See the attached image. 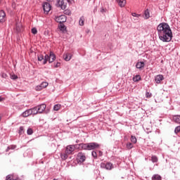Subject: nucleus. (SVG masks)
Returning a JSON list of instances; mask_svg holds the SVG:
<instances>
[{"mask_svg":"<svg viewBox=\"0 0 180 180\" xmlns=\"http://www.w3.org/2000/svg\"><path fill=\"white\" fill-rule=\"evenodd\" d=\"M158 34L160 40L163 42H169L172 40V30L167 22H162L157 27Z\"/></svg>","mask_w":180,"mask_h":180,"instance_id":"nucleus-1","label":"nucleus"},{"mask_svg":"<svg viewBox=\"0 0 180 180\" xmlns=\"http://www.w3.org/2000/svg\"><path fill=\"white\" fill-rule=\"evenodd\" d=\"M79 147H80L82 150H91L99 148L101 145L96 142H91L87 143H79Z\"/></svg>","mask_w":180,"mask_h":180,"instance_id":"nucleus-2","label":"nucleus"},{"mask_svg":"<svg viewBox=\"0 0 180 180\" xmlns=\"http://www.w3.org/2000/svg\"><path fill=\"white\" fill-rule=\"evenodd\" d=\"M101 168L110 171V169H113V164H112V162H108L106 163L101 162Z\"/></svg>","mask_w":180,"mask_h":180,"instance_id":"nucleus-3","label":"nucleus"},{"mask_svg":"<svg viewBox=\"0 0 180 180\" xmlns=\"http://www.w3.org/2000/svg\"><path fill=\"white\" fill-rule=\"evenodd\" d=\"M74 151H75V145H69L65 148V153L68 154V155H71L73 154Z\"/></svg>","mask_w":180,"mask_h":180,"instance_id":"nucleus-4","label":"nucleus"},{"mask_svg":"<svg viewBox=\"0 0 180 180\" xmlns=\"http://www.w3.org/2000/svg\"><path fill=\"white\" fill-rule=\"evenodd\" d=\"M56 6L61 8L64 11V9H67V3H65L64 0H58L56 3Z\"/></svg>","mask_w":180,"mask_h":180,"instance_id":"nucleus-5","label":"nucleus"},{"mask_svg":"<svg viewBox=\"0 0 180 180\" xmlns=\"http://www.w3.org/2000/svg\"><path fill=\"white\" fill-rule=\"evenodd\" d=\"M85 160H86V157H85V153L79 152L77 154V161L79 162H85Z\"/></svg>","mask_w":180,"mask_h":180,"instance_id":"nucleus-6","label":"nucleus"},{"mask_svg":"<svg viewBox=\"0 0 180 180\" xmlns=\"http://www.w3.org/2000/svg\"><path fill=\"white\" fill-rule=\"evenodd\" d=\"M42 6L45 13H49L51 11V5L47 2L44 3Z\"/></svg>","mask_w":180,"mask_h":180,"instance_id":"nucleus-7","label":"nucleus"},{"mask_svg":"<svg viewBox=\"0 0 180 180\" xmlns=\"http://www.w3.org/2000/svg\"><path fill=\"white\" fill-rule=\"evenodd\" d=\"M55 20L58 22V23H64L67 22V18L65 15H60L59 17H56Z\"/></svg>","mask_w":180,"mask_h":180,"instance_id":"nucleus-8","label":"nucleus"},{"mask_svg":"<svg viewBox=\"0 0 180 180\" xmlns=\"http://www.w3.org/2000/svg\"><path fill=\"white\" fill-rule=\"evenodd\" d=\"M46 107L47 106L44 103L37 105V108L38 109L39 113H43V112L46 110Z\"/></svg>","mask_w":180,"mask_h":180,"instance_id":"nucleus-9","label":"nucleus"},{"mask_svg":"<svg viewBox=\"0 0 180 180\" xmlns=\"http://www.w3.org/2000/svg\"><path fill=\"white\" fill-rule=\"evenodd\" d=\"M162 80H164V76L162 75H158L155 77L156 84H160Z\"/></svg>","mask_w":180,"mask_h":180,"instance_id":"nucleus-10","label":"nucleus"},{"mask_svg":"<svg viewBox=\"0 0 180 180\" xmlns=\"http://www.w3.org/2000/svg\"><path fill=\"white\" fill-rule=\"evenodd\" d=\"M5 18H6V14L5 13V11H0V22L4 23V21L5 20Z\"/></svg>","mask_w":180,"mask_h":180,"instance_id":"nucleus-11","label":"nucleus"},{"mask_svg":"<svg viewBox=\"0 0 180 180\" xmlns=\"http://www.w3.org/2000/svg\"><path fill=\"white\" fill-rule=\"evenodd\" d=\"M56 60V54L53 52H50L49 54V63H53V61Z\"/></svg>","mask_w":180,"mask_h":180,"instance_id":"nucleus-12","label":"nucleus"},{"mask_svg":"<svg viewBox=\"0 0 180 180\" xmlns=\"http://www.w3.org/2000/svg\"><path fill=\"white\" fill-rule=\"evenodd\" d=\"M32 115V112H30V109L26 110L22 113V117H27Z\"/></svg>","mask_w":180,"mask_h":180,"instance_id":"nucleus-13","label":"nucleus"},{"mask_svg":"<svg viewBox=\"0 0 180 180\" xmlns=\"http://www.w3.org/2000/svg\"><path fill=\"white\" fill-rule=\"evenodd\" d=\"M30 110L31 115H37V113H39V110L37 108V106L30 108Z\"/></svg>","mask_w":180,"mask_h":180,"instance_id":"nucleus-14","label":"nucleus"},{"mask_svg":"<svg viewBox=\"0 0 180 180\" xmlns=\"http://www.w3.org/2000/svg\"><path fill=\"white\" fill-rule=\"evenodd\" d=\"M144 65H146L144 62H138L136 65V68L139 70H141V68H144Z\"/></svg>","mask_w":180,"mask_h":180,"instance_id":"nucleus-15","label":"nucleus"},{"mask_svg":"<svg viewBox=\"0 0 180 180\" xmlns=\"http://www.w3.org/2000/svg\"><path fill=\"white\" fill-rule=\"evenodd\" d=\"M173 122L180 124V115H174L173 116Z\"/></svg>","mask_w":180,"mask_h":180,"instance_id":"nucleus-16","label":"nucleus"},{"mask_svg":"<svg viewBox=\"0 0 180 180\" xmlns=\"http://www.w3.org/2000/svg\"><path fill=\"white\" fill-rule=\"evenodd\" d=\"M63 57L65 61H70V60H71L72 56L71 53H66Z\"/></svg>","mask_w":180,"mask_h":180,"instance_id":"nucleus-17","label":"nucleus"},{"mask_svg":"<svg viewBox=\"0 0 180 180\" xmlns=\"http://www.w3.org/2000/svg\"><path fill=\"white\" fill-rule=\"evenodd\" d=\"M141 80V76L136 75L135 77H133V81L134 82H139V81Z\"/></svg>","mask_w":180,"mask_h":180,"instance_id":"nucleus-18","label":"nucleus"},{"mask_svg":"<svg viewBox=\"0 0 180 180\" xmlns=\"http://www.w3.org/2000/svg\"><path fill=\"white\" fill-rule=\"evenodd\" d=\"M144 18L145 19L150 18V11H148V9H146L144 12Z\"/></svg>","mask_w":180,"mask_h":180,"instance_id":"nucleus-19","label":"nucleus"},{"mask_svg":"<svg viewBox=\"0 0 180 180\" xmlns=\"http://www.w3.org/2000/svg\"><path fill=\"white\" fill-rule=\"evenodd\" d=\"M16 147H17L16 145H10L6 149V153H8V151H9V150H15V148H16Z\"/></svg>","mask_w":180,"mask_h":180,"instance_id":"nucleus-20","label":"nucleus"},{"mask_svg":"<svg viewBox=\"0 0 180 180\" xmlns=\"http://www.w3.org/2000/svg\"><path fill=\"white\" fill-rule=\"evenodd\" d=\"M152 179L153 180H162V177H161V176H160L159 174H154L152 176Z\"/></svg>","mask_w":180,"mask_h":180,"instance_id":"nucleus-21","label":"nucleus"},{"mask_svg":"<svg viewBox=\"0 0 180 180\" xmlns=\"http://www.w3.org/2000/svg\"><path fill=\"white\" fill-rule=\"evenodd\" d=\"M118 4L120 8H123L126 5V0H120Z\"/></svg>","mask_w":180,"mask_h":180,"instance_id":"nucleus-22","label":"nucleus"},{"mask_svg":"<svg viewBox=\"0 0 180 180\" xmlns=\"http://www.w3.org/2000/svg\"><path fill=\"white\" fill-rule=\"evenodd\" d=\"M84 20H85V18L84 16L80 17L79 20V26H84Z\"/></svg>","mask_w":180,"mask_h":180,"instance_id":"nucleus-23","label":"nucleus"},{"mask_svg":"<svg viewBox=\"0 0 180 180\" xmlns=\"http://www.w3.org/2000/svg\"><path fill=\"white\" fill-rule=\"evenodd\" d=\"M15 27H16L17 32H22V24L16 23Z\"/></svg>","mask_w":180,"mask_h":180,"instance_id":"nucleus-24","label":"nucleus"},{"mask_svg":"<svg viewBox=\"0 0 180 180\" xmlns=\"http://www.w3.org/2000/svg\"><path fill=\"white\" fill-rule=\"evenodd\" d=\"M49 61V55H46L44 58V61H43V65H46L47 64V62Z\"/></svg>","mask_w":180,"mask_h":180,"instance_id":"nucleus-25","label":"nucleus"},{"mask_svg":"<svg viewBox=\"0 0 180 180\" xmlns=\"http://www.w3.org/2000/svg\"><path fill=\"white\" fill-rule=\"evenodd\" d=\"M60 157L63 160H65L67 158H68V153H61Z\"/></svg>","mask_w":180,"mask_h":180,"instance_id":"nucleus-26","label":"nucleus"},{"mask_svg":"<svg viewBox=\"0 0 180 180\" xmlns=\"http://www.w3.org/2000/svg\"><path fill=\"white\" fill-rule=\"evenodd\" d=\"M151 161H152V162H158V158L157 157V156H155V155H153L152 157H151Z\"/></svg>","mask_w":180,"mask_h":180,"instance_id":"nucleus-27","label":"nucleus"},{"mask_svg":"<svg viewBox=\"0 0 180 180\" xmlns=\"http://www.w3.org/2000/svg\"><path fill=\"white\" fill-rule=\"evenodd\" d=\"M91 155L94 160H96L98 158V153H96V151H95V150H93L91 152Z\"/></svg>","mask_w":180,"mask_h":180,"instance_id":"nucleus-28","label":"nucleus"},{"mask_svg":"<svg viewBox=\"0 0 180 180\" xmlns=\"http://www.w3.org/2000/svg\"><path fill=\"white\" fill-rule=\"evenodd\" d=\"M60 108H61V105L60 104H56L54 106H53V110H60Z\"/></svg>","mask_w":180,"mask_h":180,"instance_id":"nucleus-29","label":"nucleus"},{"mask_svg":"<svg viewBox=\"0 0 180 180\" xmlns=\"http://www.w3.org/2000/svg\"><path fill=\"white\" fill-rule=\"evenodd\" d=\"M131 143H134V144H136L137 143V139L134 136H131Z\"/></svg>","mask_w":180,"mask_h":180,"instance_id":"nucleus-30","label":"nucleus"},{"mask_svg":"<svg viewBox=\"0 0 180 180\" xmlns=\"http://www.w3.org/2000/svg\"><path fill=\"white\" fill-rule=\"evenodd\" d=\"M60 30H61L62 32H65V30H67V27H65V25H64V24H61L60 25Z\"/></svg>","mask_w":180,"mask_h":180,"instance_id":"nucleus-31","label":"nucleus"},{"mask_svg":"<svg viewBox=\"0 0 180 180\" xmlns=\"http://www.w3.org/2000/svg\"><path fill=\"white\" fill-rule=\"evenodd\" d=\"M41 86L42 89H44V88H46V86H49V83H47L46 82H43L41 84Z\"/></svg>","mask_w":180,"mask_h":180,"instance_id":"nucleus-32","label":"nucleus"},{"mask_svg":"<svg viewBox=\"0 0 180 180\" xmlns=\"http://www.w3.org/2000/svg\"><path fill=\"white\" fill-rule=\"evenodd\" d=\"M18 133L19 134H23V133H25V128L23 127H20Z\"/></svg>","mask_w":180,"mask_h":180,"instance_id":"nucleus-33","label":"nucleus"},{"mask_svg":"<svg viewBox=\"0 0 180 180\" xmlns=\"http://www.w3.org/2000/svg\"><path fill=\"white\" fill-rule=\"evenodd\" d=\"M27 134H28V136H32V134H33V129H32L31 128H29L27 130Z\"/></svg>","mask_w":180,"mask_h":180,"instance_id":"nucleus-34","label":"nucleus"},{"mask_svg":"<svg viewBox=\"0 0 180 180\" xmlns=\"http://www.w3.org/2000/svg\"><path fill=\"white\" fill-rule=\"evenodd\" d=\"M6 180H16L15 179H13V176L8 174L6 177Z\"/></svg>","mask_w":180,"mask_h":180,"instance_id":"nucleus-35","label":"nucleus"},{"mask_svg":"<svg viewBox=\"0 0 180 180\" xmlns=\"http://www.w3.org/2000/svg\"><path fill=\"white\" fill-rule=\"evenodd\" d=\"M127 148H128V150H131V148H133V143H127Z\"/></svg>","mask_w":180,"mask_h":180,"instance_id":"nucleus-36","label":"nucleus"},{"mask_svg":"<svg viewBox=\"0 0 180 180\" xmlns=\"http://www.w3.org/2000/svg\"><path fill=\"white\" fill-rule=\"evenodd\" d=\"M31 32H32V34H37V29L36 27H33L31 30Z\"/></svg>","mask_w":180,"mask_h":180,"instance_id":"nucleus-37","label":"nucleus"},{"mask_svg":"<svg viewBox=\"0 0 180 180\" xmlns=\"http://www.w3.org/2000/svg\"><path fill=\"white\" fill-rule=\"evenodd\" d=\"M179 131H180V126H177L174 129V133H175V134H178V133H179Z\"/></svg>","mask_w":180,"mask_h":180,"instance_id":"nucleus-38","label":"nucleus"},{"mask_svg":"<svg viewBox=\"0 0 180 180\" xmlns=\"http://www.w3.org/2000/svg\"><path fill=\"white\" fill-rule=\"evenodd\" d=\"M38 58V61H43V60H44V56H43V55H39L37 56Z\"/></svg>","mask_w":180,"mask_h":180,"instance_id":"nucleus-39","label":"nucleus"},{"mask_svg":"<svg viewBox=\"0 0 180 180\" xmlns=\"http://www.w3.org/2000/svg\"><path fill=\"white\" fill-rule=\"evenodd\" d=\"M43 89V87L41 86V84L38 85L35 87V91H41Z\"/></svg>","mask_w":180,"mask_h":180,"instance_id":"nucleus-40","label":"nucleus"},{"mask_svg":"<svg viewBox=\"0 0 180 180\" xmlns=\"http://www.w3.org/2000/svg\"><path fill=\"white\" fill-rule=\"evenodd\" d=\"M132 16H134V18H140L141 15L136 13H132Z\"/></svg>","mask_w":180,"mask_h":180,"instance_id":"nucleus-41","label":"nucleus"},{"mask_svg":"<svg viewBox=\"0 0 180 180\" xmlns=\"http://www.w3.org/2000/svg\"><path fill=\"white\" fill-rule=\"evenodd\" d=\"M146 96L147 98H151V96H153V94H150V93H149V92H146Z\"/></svg>","mask_w":180,"mask_h":180,"instance_id":"nucleus-42","label":"nucleus"},{"mask_svg":"<svg viewBox=\"0 0 180 180\" xmlns=\"http://www.w3.org/2000/svg\"><path fill=\"white\" fill-rule=\"evenodd\" d=\"M60 65H61V63L60 62H58L56 63H55V68H58V67H60Z\"/></svg>","mask_w":180,"mask_h":180,"instance_id":"nucleus-43","label":"nucleus"},{"mask_svg":"<svg viewBox=\"0 0 180 180\" xmlns=\"http://www.w3.org/2000/svg\"><path fill=\"white\" fill-rule=\"evenodd\" d=\"M11 79H18V75H13L11 76Z\"/></svg>","mask_w":180,"mask_h":180,"instance_id":"nucleus-44","label":"nucleus"},{"mask_svg":"<svg viewBox=\"0 0 180 180\" xmlns=\"http://www.w3.org/2000/svg\"><path fill=\"white\" fill-rule=\"evenodd\" d=\"M11 6L12 8H13V9H15V8H16V4L15 2H13Z\"/></svg>","mask_w":180,"mask_h":180,"instance_id":"nucleus-45","label":"nucleus"},{"mask_svg":"<svg viewBox=\"0 0 180 180\" xmlns=\"http://www.w3.org/2000/svg\"><path fill=\"white\" fill-rule=\"evenodd\" d=\"M98 153H99V156L102 157L103 153L102 151H101V150Z\"/></svg>","mask_w":180,"mask_h":180,"instance_id":"nucleus-46","label":"nucleus"},{"mask_svg":"<svg viewBox=\"0 0 180 180\" xmlns=\"http://www.w3.org/2000/svg\"><path fill=\"white\" fill-rule=\"evenodd\" d=\"M2 101H4V98H2V97H0V102H2Z\"/></svg>","mask_w":180,"mask_h":180,"instance_id":"nucleus-47","label":"nucleus"},{"mask_svg":"<svg viewBox=\"0 0 180 180\" xmlns=\"http://www.w3.org/2000/svg\"><path fill=\"white\" fill-rule=\"evenodd\" d=\"M103 11H105V9L101 10V12H103Z\"/></svg>","mask_w":180,"mask_h":180,"instance_id":"nucleus-48","label":"nucleus"},{"mask_svg":"<svg viewBox=\"0 0 180 180\" xmlns=\"http://www.w3.org/2000/svg\"><path fill=\"white\" fill-rule=\"evenodd\" d=\"M1 2H2V0H0V4H1Z\"/></svg>","mask_w":180,"mask_h":180,"instance_id":"nucleus-49","label":"nucleus"},{"mask_svg":"<svg viewBox=\"0 0 180 180\" xmlns=\"http://www.w3.org/2000/svg\"><path fill=\"white\" fill-rule=\"evenodd\" d=\"M76 143H78V141H77Z\"/></svg>","mask_w":180,"mask_h":180,"instance_id":"nucleus-50","label":"nucleus"},{"mask_svg":"<svg viewBox=\"0 0 180 180\" xmlns=\"http://www.w3.org/2000/svg\"><path fill=\"white\" fill-rule=\"evenodd\" d=\"M53 180H56V179H53Z\"/></svg>","mask_w":180,"mask_h":180,"instance_id":"nucleus-51","label":"nucleus"},{"mask_svg":"<svg viewBox=\"0 0 180 180\" xmlns=\"http://www.w3.org/2000/svg\"><path fill=\"white\" fill-rule=\"evenodd\" d=\"M46 1H50V0H46Z\"/></svg>","mask_w":180,"mask_h":180,"instance_id":"nucleus-52","label":"nucleus"}]
</instances>
